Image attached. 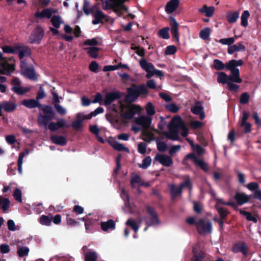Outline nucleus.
<instances>
[{
    "label": "nucleus",
    "mask_w": 261,
    "mask_h": 261,
    "mask_svg": "<svg viewBox=\"0 0 261 261\" xmlns=\"http://www.w3.org/2000/svg\"><path fill=\"white\" fill-rule=\"evenodd\" d=\"M198 103L199 102L197 101L196 102V105L191 109V112H192L193 114L195 115H198V114H200V112H201L203 109V107L201 106L198 105Z\"/></svg>",
    "instance_id": "obj_61"
},
{
    "label": "nucleus",
    "mask_w": 261,
    "mask_h": 261,
    "mask_svg": "<svg viewBox=\"0 0 261 261\" xmlns=\"http://www.w3.org/2000/svg\"><path fill=\"white\" fill-rule=\"evenodd\" d=\"M145 208L147 213L149 216L148 217H145L144 218L145 224H147L148 226L159 225L160 224V221L155 210L149 205H146Z\"/></svg>",
    "instance_id": "obj_5"
},
{
    "label": "nucleus",
    "mask_w": 261,
    "mask_h": 261,
    "mask_svg": "<svg viewBox=\"0 0 261 261\" xmlns=\"http://www.w3.org/2000/svg\"><path fill=\"white\" fill-rule=\"evenodd\" d=\"M149 93V91L144 84H132L130 87L127 88V94L125 97V101L127 102H133L139 96L146 97Z\"/></svg>",
    "instance_id": "obj_1"
},
{
    "label": "nucleus",
    "mask_w": 261,
    "mask_h": 261,
    "mask_svg": "<svg viewBox=\"0 0 261 261\" xmlns=\"http://www.w3.org/2000/svg\"><path fill=\"white\" fill-rule=\"evenodd\" d=\"M53 218L51 216L42 215L39 219V222L41 225L49 226L52 222Z\"/></svg>",
    "instance_id": "obj_39"
},
{
    "label": "nucleus",
    "mask_w": 261,
    "mask_h": 261,
    "mask_svg": "<svg viewBox=\"0 0 261 261\" xmlns=\"http://www.w3.org/2000/svg\"><path fill=\"white\" fill-rule=\"evenodd\" d=\"M151 158L150 156H146L142 161V164L139 165V167L142 169H147L151 163Z\"/></svg>",
    "instance_id": "obj_46"
},
{
    "label": "nucleus",
    "mask_w": 261,
    "mask_h": 261,
    "mask_svg": "<svg viewBox=\"0 0 261 261\" xmlns=\"http://www.w3.org/2000/svg\"><path fill=\"white\" fill-rule=\"evenodd\" d=\"M197 230L199 233H211L212 230V223L210 221L206 222L203 219L198 220Z\"/></svg>",
    "instance_id": "obj_10"
},
{
    "label": "nucleus",
    "mask_w": 261,
    "mask_h": 261,
    "mask_svg": "<svg viewBox=\"0 0 261 261\" xmlns=\"http://www.w3.org/2000/svg\"><path fill=\"white\" fill-rule=\"evenodd\" d=\"M120 195L124 201L125 206L128 207H130L129 195L127 192L124 189L121 190Z\"/></svg>",
    "instance_id": "obj_44"
},
{
    "label": "nucleus",
    "mask_w": 261,
    "mask_h": 261,
    "mask_svg": "<svg viewBox=\"0 0 261 261\" xmlns=\"http://www.w3.org/2000/svg\"><path fill=\"white\" fill-rule=\"evenodd\" d=\"M85 261H96L98 254L95 251H89L85 253Z\"/></svg>",
    "instance_id": "obj_36"
},
{
    "label": "nucleus",
    "mask_w": 261,
    "mask_h": 261,
    "mask_svg": "<svg viewBox=\"0 0 261 261\" xmlns=\"http://www.w3.org/2000/svg\"><path fill=\"white\" fill-rule=\"evenodd\" d=\"M169 132H163V134L168 139L175 141L179 140L180 137L178 135V130L171 128H168Z\"/></svg>",
    "instance_id": "obj_22"
},
{
    "label": "nucleus",
    "mask_w": 261,
    "mask_h": 261,
    "mask_svg": "<svg viewBox=\"0 0 261 261\" xmlns=\"http://www.w3.org/2000/svg\"><path fill=\"white\" fill-rule=\"evenodd\" d=\"M21 103L29 109L36 108L39 105V102L36 99H24L22 101Z\"/></svg>",
    "instance_id": "obj_31"
},
{
    "label": "nucleus",
    "mask_w": 261,
    "mask_h": 261,
    "mask_svg": "<svg viewBox=\"0 0 261 261\" xmlns=\"http://www.w3.org/2000/svg\"><path fill=\"white\" fill-rule=\"evenodd\" d=\"M234 198L238 205H242L249 202L250 196L246 195L244 193L237 192L234 196Z\"/></svg>",
    "instance_id": "obj_21"
},
{
    "label": "nucleus",
    "mask_w": 261,
    "mask_h": 261,
    "mask_svg": "<svg viewBox=\"0 0 261 261\" xmlns=\"http://www.w3.org/2000/svg\"><path fill=\"white\" fill-rule=\"evenodd\" d=\"M15 199L19 202H22V193L20 189L16 188L13 193Z\"/></svg>",
    "instance_id": "obj_60"
},
{
    "label": "nucleus",
    "mask_w": 261,
    "mask_h": 261,
    "mask_svg": "<svg viewBox=\"0 0 261 261\" xmlns=\"http://www.w3.org/2000/svg\"><path fill=\"white\" fill-rule=\"evenodd\" d=\"M45 115L54 117V112L51 107L46 106L42 109Z\"/></svg>",
    "instance_id": "obj_57"
},
{
    "label": "nucleus",
    "mask_w": 261,
    "mask_h": 261,
    "mask_svg": "<svg viewBox=\"0 0 261 261\" xmlns=\"http://www.w3.org/2000/svg\"><path fill=\"white\" fill-rule=\"evenodd\" d=\"M211 30L209 28H205L200 32V37L203 40H206L210 36Z\"/></svg>",
    "instance_id": "obj_48"
},
{
    "label": "nucleus",
    "mask_w": 261,
    "mask_h": 261,
    "mask_svg": "<svg viewBox=\"0 0 261 261\" xmlns=\"http://www.w3.org/2000/svg\"><path fill=\"white\" fill-rule=\"evenodd\" d=\"M230 75L228 76L225 72H220L218 73L217 81L218 83L222 84H227L230 81Z\"/></svg>",
    "instance_id": "obj_33"
},
{
    "label": "nucleus",
    "mask_w": 261,
    "mask_h": 261,
    "mask_svg": "<svg viewBox=\"0 0 261 261\" xmlns=\"http://www.w3.org/2000/svg\"><path fill=\"white\" fill-rule=\"evenodd\" d=\"M3 109L7 112H13L16 109L17 105L13 102L5 101L2 102Z\"/></svg>",
    "instance_id": "obj_32"
},
{
    "label": "nucleus",
    "mask_w": 261,
    "mask_h": 261,
    "mask_svg": "<svg viewBox=\"0 0 261 261\" xmlns=\"http://www.w3.org/2000/svg\"><path fill=\"white\" fill-rule=\"evenodd\" d=\"M249 98V94L247 92H244L240 96V102L242 105H246L248 103Z\"/></svg>",
    "instance_id": "obj_52"
},
{
    "label": "nucleus",
    "mask_w": 261,
    "mask_h": 261,
    "mask_svg": "<svg viewBox=\"0 0 261 261\" xmlns=\"http://www.w3.org/2000/svg\"><path fill=\"white\" fill-rule=\"evenodd\" d=\"M21 71L24 76L30 80H36L37 79L34 67L32 66L28 67L23 62L21 63Z\"/></svg>",
    "instance_id": "obj_11"
},
{
    "label": "nucleus",
    "mask_w": 261,
    "mask_h": 261,
    "mask_svg": "<svg viewBox=\"0 0 261 261\" xmlns=\"http://www.w3.org/2000/svg\"><path fill=\"white\" fill-rule=\"evenodd\" d=\"M140 110V107L139 106L132 105L127 106L126 110L121 114V116L122 118L125 119H132L134 116Z\"/></svg>",
    "instance_id": "obj_9"
},
{
    "label": "nucleus",
    "mask_w": 261,
    "mask_h": 261,
    "mask_svg": "<svg viewBox=\"0 0 261 261\" xmlns=\"http://www.w3.org/2000/svg\"><path fill=\"white\" fill-rule=\"evenodd\" d=\"M185 123L179 115H176L174 117L168 125V128H172L178 130L184 126Z\"/></svg>",
    "instance_id": "obj_17"
},
{
    "label": "nucleus",
    "mask_w": 261,
    "mask_h": 261,
    "mask_svg": "<svg viewBox=\"0 0 261 261\" xmlns=\"http://www.w3.org/2000/svg\"><path fill=\"white\" fill-rule=\"evenodd\" d=\"M111 146L116 150L118 151H125L126 152H129V150L128 148L125 147L123 144L115 141L113 143H111Z\"/></svg>",
    "instance_id": "obj_34"
},
{
    "label": "nucleus",
    "mask_w": 261,
    "mask_h": 261,
    "mask_svg": "<svg viewBox=\"0 0 261 261\" xmlns=\"http://www.w3.org/2000/svg\"><path fill=\"white\" fill-rule=\"evenodd\" d=\"M0 60L3 61L0 63V72L8 75L14 70V64L12 63H9L3 58L2 53L0 51Z\"/></svg>",
    "instance_id": "obj_7"
},
{
    "label": "nucleus",
    "mask_w": 261,
    "mask_h": 261,
    "mask_svg": "<svg viewBox=\"0 0 261 261\" xmlns=\"http://www.w3.org/2000/svg\"><path fill=\"white\" fill-rule=\"evenodd\" d=\"M120 98L121 94L118 91L109 92L105 95L103 104L106 106H109L115 100Z\"/></svg>",
    "instance_id": "obj_15"
},
{
    "label": "nucleus",
    "mask_w": 261,
    "mask_h": 261,
    "mask_svg": "<svg viewBox=\"0 0 261 261\" xmlns=\"http://www.w3.org/2000/svg\"><path fill=\"white\" fill-rule=\"evenodd\" d=\"M146 110L148 115H153L155 113L154 107L151 102H148L146 105Z\"/></svg>",
    "instance_id": "obj_59"
},
{
    "label": "nucleus",
    "mask_w": 261,
    "mask_h": 261,
    "mask_svg": "<svg viewBox=\"0 0 261 261\" xmlns=\"http://www.w3.org/2000/svg\"><path fill=\"white\" fill-rule=\"evenodd\" d=\"M177 50L176 47L174 45H169L166 47L165 54L167 55L174 54Z\"/></svg>",
    "instance_id": "obj_62"
},
{
    "label": "nucleus",
    "mask_w": 261,
    "mask_h": 261,
    "mask_svg": "<svg viewBox=\"0 0 261 261\" xmlns=\"http://www.w3.org/2000/svg\"><path fill=\"white\" fill-rule=\"evenodd\" d=\"M87 50V54L92 58L96 59L98 57V51L100 48L97 47H89L86 48Z\"/></svg>",
    "instance_id": "obj_35"
},
{
    "label": "nucleus",
    "mask_w": 261,
    "mask_h": 261,
    "mask_svg": "<svg viewBox=\"0 0 261 261\" xmlns=\"http://www.w3.org/2000/svg\"><path fill=\"white\" fill-rule=\"evenodd\" d=\"M151 118L146 116H140L135 120V122L138 125H141L144 129L149 128L151 123Z\"/></svg>",
    "instance_id": "obj_14"
},
{
    "label": "nucleus",
    "mask_w": 261,
    "mask_h": 261,
    "mask_svg": "<svg viewBox=\"0 0 261 261\" xmlns=\"http://www.w3.org/2000/svg\"><path fill=\"white\" fill-rule=\"evenodd\" d=\"M155 159L165 167H170L173 163L171 157L167 155L158 154Z\"/></svg>",
    "instance_id": "obj_19"
},
{
    "label": "nucleus",
    "mask_w": 261,
    "mask_h": 261,
    "mask_svg": "<svg viewBox=\"0 0 261 261\" xmlns=\"http://www.w3.org/2000/svg\"><path fill=\"white\" fill-rule=\"evenodd\" d=\"M170 25L171 26V33L173 37L178 42L179 38V34L178 29L179 24L176 19L173 17L170 18Z\"/></svg>",
    "instance_id": "obj_18"
},
{
    "label": "nucleus",
    "mask_w": 261,
    "mask_h": 261,
    "mask_svg": "<svg viewBox=\"0 0 261 261\" xmlns=\"http://www.w3.org/2000/svg\"><path fill=\"white\" fill-rule=\"evenodd\" d=\"M100 226L103 231H108L109 230L114 229L116 227V224L113 219H109L107 222H101Z\"/></svg>",
    "instance_id": "obj_27"
},
{
    "label": "nucleus",
    "mask_w": 261,
    "mask_h": 261,
    "mask_svg": "<svg viewBox=\"0 0 261 261\" xmlns=\"http://www.w3.org/2000/svg\"><path fill=\"white\" fill-rule=\"evenodd\" d=\"M51 140L54 143L60 145H64L66 143V139L62 136H53L51 137Z\"/></svg>",
    "instance_id": "obj_40"
},
{
    "label": "nucleus",
    "mask_w": 261,
    "mask_h": 261,
    "mask_svg": "<svg viewBox=\"0 0 261 261\" xmlns=\"http://www.w3.org/2000/svg\"><path fill=\"white\" fill-rule=\"evenodd\" d=\"M17 46L12 47L8 45L4 46L2 49L5 53L16 54Z\"/></svg>",
    "instance_id": "obj_50"
},
{
    "label": "nucleus",
    "mask_w": 261,
    "mask_h": 261,
    "mask_svg": "<svg viewBox=\"0 0 261 261\" xmlns=\"http://www.w3.org/2000/svg\"><path fill=\"white\" fill-rule=\"evenodd\" d=\"M126 225L131 227L132 229L134 231L135 233H136L139 229V226L137 223L130 219H129L126 222Z\"/></svg>",
    "instance_id": "obj_47"
},
{
    "label": "nucleus",
    "mask_w": 261,
    "mask_h": 261,
    "mask_svg": "<svg viewBox=\"0 0 261 261\" xmlns=\"http://www.w3.org/2000/svg\"><path fill=\"white\" fill-rule=\"evenodd\" d=\"M146 130L147 129H144V130L142 132V136H144V137L142 138V139L146 142L149 143L152 139V137L153 135L152 134H151V133L149 132Z\"/></svg>",
    "instance_id": "obj_55"
},
{
    "label": "nucleus",
    "mask_w": 261,
    "mask_h": 261,
    "mask_svg": "<svg viewBox=\"0 0 261 261\" xmlns=\"http://www.w3.org/2000/svg\"><path fill=\"white\" fill-rule=\"evenodd\" d=\"M237 67L234 60H230L225 64V68L231 71L230 75V81L237 83H241L242 80L240 77V71Z\"/></svg>",
    "instance_id": "obj_4"
},
{
    "label": "nucleus",
    "mask_w": 261,
    "mask_h": 261,
    "mask_svg": "<svg viewBox=\"0 0 261 261\" xmlns=\"http://www.w3.org/2000/svg\"><path fill=\"white\" fill-rule=\"evenodd\" d=\"M246 49V47L242 43L239 42L236 44L231 45L228 47L227 53L229 55L233 54L234 52L242 51H244Z\"/></svg>",
    "instance_id": "obj_25"
},
{
    "label": "nucleus",
    "mask_w": 261,
    "mask_h": 261,
    "mask_svg": "<svg viewBox=\"0 0 261 261\" xmlns=\"http://www.w3.org/2000/svg\"><path fill=\"white\" fill-rule=\"evenodd\" d=\"M179 5V0H170L165 6V11L168 14L174 12Z\"/></svg>",
    "instance_id": "obj_23"
},
{
    "label": "nucleus",
    "mask_w": 261,
    "mask_h": 261,
    "mask_svg": "<svg viewBox=\"0 0 261 261\" xmlns=\"http://www.w3.org/2000/svg\"><path fill=\"white\" fill-rule=\"evenodd\" d=\"M192 253V261H203L205 257V252L199 250L197 247H193Z\"/></svg>",
    "instance_id": "obj_20"
},
{
    "label": "nucleus",
    "mask_w": 261,
    "mask_h": 261,
    "mask_svg": "<svg viewBox=\"0 0 261 261\" xmlns=\"http://www.w3.org/2000/svg\"><path fill=\"white\" fill-rule=\"evenodd\" d=\"M16 54L19 56L20 59H22L31 55V49L26 46H17Z\"/></svg>",
    "instance_id": "obj_24"
},
{
    "label": "nucleus",
    "mask_w": 261,
    "mask_h": 261,
    "mask_svg": "<svg viewBox=\"0 0 261 261\" xmlns=\"http://www.w3.org/2000/svg\"><path fill=\"white\" fill-rule=\"evenodd\" d=\"M195 164L199 166L202 170L204 172H207L208 170V167L207 164L202 160H196Z\"/></svg>",
    "instance_id": "obj_51"
},
{
    "label": "nucleus",
    "mask_w": 261,
    "mask_h": 261,
    "mask_svg": "<svg viewBox=\"0 0 261 261\" xmlns=\"http://www.w3.org/2000/svg\"><path fill=\"white\" fill-rule=\"evenodd\" d=\"M250 16V13L248 10L244 11L241 16V25L244 27H247L248 23V18Z\"/></svg>",
    "instance_id": "obj_41"
},
{
    "label": "nucleus",
    "mask_w": 261,
    "mask_h": 261,
    "mask_svg": "<svg viewBox=\"0 0 261 261\" xmlns=\"http://www.w3.org/2000/svg\"><path fill=\"white\" fill-rule=\"evenodd\" d=\"M219 42L222 44L228 45V46H230L234 42V39L233 37L222 38L219 40Z\"/></svg>",
    "instance_id": "obj_56"
},
{
    "label": "nucleus",
    "mask_w": 261,
    "mask_h": 261,
    "mask_svg": "<svg viewBox=\"0 0 261 261\" xmlns=\"http://www.w3.org/2000/svg\"><path fill=\"white\" fill-rule=\"evenodd\" d=\"M83 10L87 15H92L94 18L92 21L93 24L95 25L100 23H103L109 21L110 17L105 15L102 11L98 9L96 6L94 5L90 8H88L86 6V1L83 7Z\"/></svg>",
    "instance_id": "obj_2"
},
{
    "label": "nucleus",
    "mask_w": 261,
    "mask_h": 261,
    "mask_svg": "<svg viewBox=\"0 0 261 261\" xmlns=\"http://www.w3.org/2000/svg\"><path fill=\"white\" fill-rule=\"evenodd\" d=\"M169 30L168 27L164 28L159 31V35L164 39H168L170 38Z\"/></svg>",
    "instance_id": "obj_49"
},
{
    "label": "nucleus",
    "mask_w": 261,
    "mask_h": 261,
    "mask_svg": "<svg viewBox=\"0 0 261 261\" xmlns=\"http://www.w3.org/2000/svg\"><path fill=\"white\" fill-rule=\"evenodd\" d=\"M57 13V11L54 9L46 8L44 9L41 12L37 11L35 13V17L38 18L39 19H49L52 17L53 14Z\"/></svg>",
    "instance_id": "obj_13"
},
{
    "label": "nucleus",
    "mask_w": 261,
    "mask_h": 261,
    "mask_svg": "<svg viewBox=\"0 0 261 261\" xmlns=\"http://www.w3.org/2000/svg\"><path fill=\"white\" fill-rule=\"evenodd\" d=\"M179 186L182 189L184 188H188L191 190L192 188V184L190 180V177L187 176L185 180L183 182L181 183Z\"/></svg>",
    "instance_id": "obj_54"
},
{
    "label": "nucleus",
    "mask_w": 261,
    "mask_h": 261,
    "mask_svg": "<svg viewBox=\"0 0 261 261\" xmlns=\"http://www.w3.org/2000/svg\"><path fill=\"white\" fill-rule=\"evenodd\" d=\"M3 201L1 203L2 205V208L3 209L4 212L6 213L7 211L10 207V201L8 198H4L3 199Z\"/></svg>",
    "instance_id": "obj_58"
},
{
    "label": "nucleus",
    "mask_w": 261,
    "mask_h": 261,
    "mask_svg": "<svg viewBox=\"0 0 261 261\" xmlns=\"http://www.w3.org/2000/svg\"><path fill=\"white\" fill-rule=\"evenodd\" d=\"M215 207L219 213L220 219H225L229 212L226 209L224 208L218 204H215Z\"/></svg>",
    "instance_id": "obj_37"
},
{
    "label": "nucleus",
    "mask_w": 261,
    "mask_h": 261,
    "mask_svg": "<svg viewBox=\"0 0 261 261\" xmlns=\"http://www.w3.org/2000/svg\"><path fill=\"white\" fill-rule=\"evenodd\" d=\"M11 83L12 85L11 90L18 95H23L29 92L31 89L30 87H22L20 80L18 78H14L12 81Z\"/></svg>",
    "instance_id": "obj_6"
},
{
    "label": "nucleus",
    "mask_w": 261,
    "mask_h": 261,
    "mask_svg": "<svg viewBox=\"0 0 261 261\" xmlns=\"http://www.w3.org/2000/svg\"><path fill=\"white\" fill-rule=\"evenodd\" d=\"M26 154L24 152H20L19 154L17 165H18V170L19 173L21 174L22 173V164L23 159Z\"/></svg>",
    "instance_id": "obj_45"
},
{
    "label": "nucleus",
    "mask_w": 261,
    "mask_h": 261,
    "mask_svg": "<svg viewBox=\"0 0 261 261\" xmlns=\"http://www.w3.org/2000/svg\"><path fill=\"white\" fill-rule=\"evenodd\" d=\"M198 11L200 13H204L206 17H210L214 15L215 8L213 6L207 7L206 5H204L198 10Z\"/></svg>",
    "instance_id": "obj_29"
},
{
    "label": "nucleus",
    "mask_w": 261,
    "mask_h": 261,
    "mask_svg": "<svg viewBox=\"0 0 261 261\" xmlns=\"http://www.w3.org/2000/svg\"><path fill=\"white\" fill-rule=\"evenodd\" d=\"M170 192L172 199L182 193V189L180 187H177L175 185L171 184L169 186Z\"/></svg>",
    "instance_id": "obj_30"
},
{
    "label": "nucleus",
    "mask_w": 261,
    "mask_h": 261,
    "mask_svg": "<svg viewBox=\"0 0 261 261\" xmlns=\"http://www.w3.org/2000/svg\"><path fill=\"white\" fill-rule=\"evenodd\" d=\"M50 21L52 25L56 28H59L61 24L64 23V21L59 15L53 16Z\"/></svg>",
    "instance_id": "obj_38"
},
{
    "label": "nucleus",
    "mask_w": 261,
    "mask_h": 261,
    "mask_svg": "<svg viewBox=\"0 0 261 261\" xmlns=\"http://www.w3.org/2000/svg\"><path fill=\"white\" fill-rule=\"evenodd\" d=\"M29 249L27 247L19 246L17 249V254L20 257H23L28 254Z\"/></svg>",
    "instance_id": "obj_53"
},
{
    "label": "nucleus",
    "mask_w": 261,
    "mask_h": 261,
    "mask_svg": "<svg viewBox=\"0 0 261 261\" xmlns=\"http://www.w3.org/2000/svg\"><path fill=\"white\" fill-rule=\"evenodd\" d=\"M232 251L234 253L241 252L246 257L248 255L249 247L245 242L239 241L233 245Z\"/></svg>",
    "instance_id": "obj_8"
},
{
    "label": "nucleus",
    "mask_w": 261,
    "mask_h": 261,
    "mask_svg": "<svg viewBox=\"0 0 261 261\" xmlns=\"http://www.w3.org/2000/svg\"><path fill=\"white\" fill-rule=\"evenodd\" d=\"M213 68L217 70H223L225 68V64L219 59H215L213 61Z\"/></svg>",
    "instance_id": "obj_43"
},
{
    "label": "nucleus",
    "mask_w": 261,
    "mask_h": 261,
    "mask_svg": "<svg viewBox=\"0 0 261 261\" xmlns=\"http://www.w3.org/2000/svg\"><path fill=\"white\" fill-rule=\"evenodd\" d=\"M166 109L169 111L176 113L179 110V108L174 103H170L166 106Z\"/></svg>",
    "instance_id": "obj_63"
},
{
    "label": "nucleus",
    "mask_w": 261,
    "mask_h": 261,
    "mask_svg": "<svg viewBox=\"0 0 261 261\" xmlns=\"http://www.w3.org/2000/svg\"><path fill=\"white\" fill-rule=\"evenodd\" d=\"M44 32L42 28L38 26L31 33L29 40L31 43H38L43 38Z\"/></svg>",
    "instance_id": "obj_12"
},
{
    "label": "nucleus",
    "mask_w": 261,
    "mask_h": 261,
    "mask_svg": "<svg viewBox=\"0 0 261 261\" xmlns=\"http://www.w3.org/2000/svg\"><path fill=\"white\" fill-rule=\"evenodd\" d=\"M239 212H240V214L245 216L246 219L248 221H252L253 222H254L255 223H257V218L253 216L251 213H250L249 212L244 211L242 210H240Z\"/></svg>",
    "instance_id": "obj_42"
},
{
    "label": "nucleus",
    "mask_w": 261,
    "mask_h": 261,
    "mask_svg": "<svg viewBox=\"0 0 261 261\" xmlns=\"http://www.w3.org/2000/svg\"><path fill=\"white\" fill-rule=\"evenodd\" d=\"M240 13L238 11H229L226 13V19L229 23L237 22L239 17Z\"/></svg>",
    "instance_id": "obj_26"
},
{
    "label": "nucleus",
    "mask_w": 261,
    "mask_h": 261,
    "mask_svg": "<svg viewBox=\"0 0 261 261\" xmlns=\"http://www.w3.org/2000/svg\"><path fill=\"white\" fill-rule=\"evenodd\" d=\"M54 118L47 115H40L38 118V123L40 126H44L45 127L49 124V122Z\"/></svg>",
    "instance_id": "obj_28"
},
{
    "label": "nucleus",
    "mask_w": 261,
    "mask_h": 261,
    "mask_svg": "<svg viewBox=\"0 0 261 261\" xmlns=\"http://www.w3.org/2000/svg\"><path fill=\"white\" fill-rule=\"evenodd\" d=\"M129 0H101L102 8L105 10L112 9L118 13L121 11H127V8L124 3Z\"/></svg>",
    "instance_id": "obj_3"
},
{
    "label": "nucleus",
    "mask_w": 261,
    "mask_h": 261,
    "mask_svg": "<svg viewBox=\"0 0 261 261\" xmlns=\"http://www.w3.org/2000/svg\"><path fill=\"white\" fill-rule=\"evenodd\" d=\"M139 63L141 68L147 72L146 77L147 79H150L152 75H150V74L152 71L153 70L154 67V65L151 63L148 62L147 60L144 58H142L140 60Z\"/></svg>",
    "instance_id": "obj_16"
},
{
    "label": "nucleus",
    "mask_w": 261,
    "mask_h": 261,
    "mask_svg": "<svg viewBox=\"0 0 261 261\" xmlns=\"http://www.w3.org/2000/svg\"><path fill=\"white\" fill-rule=\"evenodd\" d=\"M246 187L250 191H255L258 190L259 185L257 182H250L247 185Z\"/></svg>",
    "instance_id": "obj_64"
}]
</instances>
